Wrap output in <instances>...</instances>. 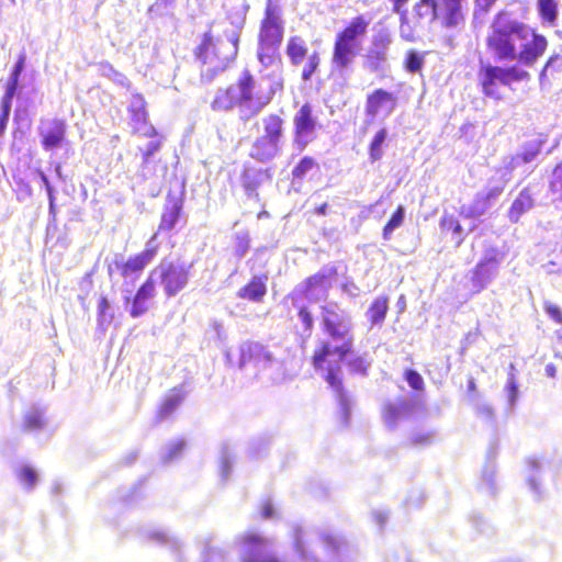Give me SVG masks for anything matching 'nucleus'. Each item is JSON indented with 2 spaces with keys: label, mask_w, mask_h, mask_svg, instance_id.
<instances>
[{
  "label": "nucleus",
  "mask_w": 562,
  "mask_h": 562,
  "mask_svg": "<svg viewBox=\"0 0 562 562\" xmlns=\"http://www.w3.org/2000/svg\"><path fill=\"white\" fill-rule=\"evenodd\" d=\"M336 307V303L321 306L322 329L328 340L319 341L311 357L314 370L330 386H340L342 383L341 367L328 359L330 355L337 356L339 361L347 360L348 371L353 375L366 376L370 368L366 357L353 353L355 338L350 321L340 315Z\"/></svg>",
  "instance_id": "1"
},
{
  "label": "nucleus",
  "mask_w": 562,
  "mask_h": 562,
  "mask_svg": "<svg viewBox=\"0 0 562 562\" xmlns=\"http://www.w3.org/2000/svg\"><path fill=\"white\" fill-rule=\"evenodd\" d=\"M548 45L544 35L521 21L506 19L504 11L495 14L485 37L486 49L495 60H517L525 66L535 65Z\"/></svg>",
  "instance_id": "2"
},
{
  "label": "nucleus",
  "mask_w": 562,
  "mask_h": 562,
  "mask_svg": "<svg viewBox=\"0 0 562 562\" xmlns=\"http://www.w3.org/2000/svg\"><path fill=\"white\" fill-rule=\"evenodd\" d=\"M272 99V89H263L254 75L248 69H244L235 87L231 86L217 91L211 106L215 111H227L239 105L248 111V114L243 117L248 120L260 113Z\"/></svg>",
  "instance_id": "3"
},
{
  "label": "nucleus",
  "mask_w": 562,
  "mask_h": 562,
  "mask_svg": "<svg viewBox=\"0 0 562 562\" xmlns=\"http://www.w3.org/2000/svg\"><path fill=\"white\" fill-rule=\"evenodd\" d=\"M370 19L358 14L347 22L335 35L330 64L338 72L349 69L361 50L362 40L369 31Z\"/></svg>",
  "instance_id": "4"
},
{
  "label": "nucleus",
  "mask_w": 562,
  "mask_h": 562,
  "mask_svg": "<svg viewBox=\"0 0 562 562\" xmlns=\"http://www.w3.org/2000/svg\"><path fill=\"white\" fill-rule=\"evenodd\" d=\"M239 37L236 34L225 37H216L209 30L202 34L199 45L194 48L195 58L203 65L207 66L211 76L224 71L238 54Z\"/></svg>",
  "instance_id": "5"
},
{
  "label": "nucleus",
  "mask_w": 562,
  "mask_h": 562,
  "mask_svg": "<svg viewBox=\"0 0 562 562\" xmlns=\"http://www.w3.org/2000/svg\"><path fill=\"white\" fill-rule=\"evenodd\" d=\"M284 37V22L279 8L271 2L265 8L258 31L257 59L263 66L280 60V47Z\"/></svg>",
  "instance_id": "6"
},
{
  "label": "nucleus",
  "mask_w": 562,
  "mask_h": 562,
  "mask_svg": "<svg viewBox=\"0 0 562 562\" xmlns=\"http://www.w3.org/2000/svg\"><path fill=\"white\" fill-rule=\"evenodd\" d=\"M436 20L445 29H454L451 21L445 16L438 0H417L400 19L402 38L414 42L418 34Z\"/></svg>",
  "instance_id": "7"
},
{
  "label": "nucleus",
  "mask_w": 562,
  "mask_h": 562,
  "mask_svg": "<svg viewBox=\"0 0 562 562\" xmlns=\"http://www.w3.org/2000/svg\"><path fill=\"white\" fill-rule=\"evenodd\" d=\"M530 74L524 70L519 65L496 66L486 64L479 70V83L485 97L502 100L503 93L501 87H510L514 82L527 81Z\"/></svg>",
  "instance_id": "8"
},
{
  "label": "nucleus",
  "mask_w": 562,
  "mask_h": 562,
  "mask_svg": "<svg viewBox=\"0 0 562 562\" xmlns=\"http://www.w3.org/2000/svg\"><path fill=\"white\" fill-rule=\"evenodd\" d=\"M262 135L250 147L249 156L256 161L271 160L281 149L284 138V120L277 113H269L261 119Z\"/></svg>",
  "instance_id": "9"
},
{
  "label": "nucleus",
  "mask_w": 562,
  "mask_h": 562,
  "mask_svg": "<svg viewBox=\"0 0 562 562\" xmlns=\"http://www.w3.org/2000/svg\"><path fill=\"white\" fill-rule=\"evenodd\" d=\"M319 127L313 105L310 102L303 103L293 115V146L300 151L304 150L316 138Z\"/></svg>",
  "instance_id": "10"
},
{
  "label": "nucleus",
  "mask_w": 562,
  "mask_h": 562,
  "mask_svg": "<svg viewBox=\"0 0 562 562\" xmlns=\"http://www.w3.org/2000/svg\"><path fill=\"white\" fill-rule=\"evenodd\" d=\"M285 54L292 66H300L304 59V64L301 72V79L303 81H310L316 74L321 65V54L317 50H313L308 54V46L306 41L300 35H292L288 38L285 45Z\"/></svg>",
  "instance_id": "11"
},
{
  "label": "nucleus",
  "mask_w": 562,
  "mask_h": 562,
  "mask_svg": "<svg viewBox=\"0 0 562 562\" xmlns=\"http://www.w3.org/2000/svg\"><path fill=\"white\" fill-rule=\"evenodd\" d=\"M159 278L165 294L172 297L181 292L189 282L190 267L176 265L172 261H161L158 266Z\"/></svg>",
  "instance_id": "12"
},
{
  "label": "nucleus",
  "mask_w": 562,
  "mask_h": 562,
  "mask_svg": "<svg viewBox=\"0 0 562 562\" xmlns=\"http://www.w3.org/2000/svg\"><path fill=\"white\" fill-rule=\"evenodd\" d=\"M239 542L245 549L241 562H282L277 554L262 551V548L267 544V539L254 530L243 533Z\"/></svg>",
  "instance_id": "13"
},
{
  "label": "nucleus",
  "mask_w": 562,
  "mask_h": 562,
  "mask_svg": "<svg viewBox=\"0 0 562 562\" xmlns=\"http://www.w3.org/2000/svg\"><path fill=\"white\" fill-rule=\"evenodd\" d=\"M159 250L157 234H154L146 243L145 248L130 257L125 262L119 266L121 277L127 278L134 274H140L143 270L154 260Z\"/></svg>",
  "instance_id": "14"
},
{
  "label": "nucleus",
  "mask_w": 562,
  "mask_h": 562,
  "mask_svg": "<svg viewBox=\"0 0 562 562\" xmlns=\"http://www.w3.org/2000/svg\"><path fill=\"white\" fill-rule=\"evenodd\" d=\"M41 145L44 150L52 151L67 144V123L64 119L54 117L40 127Z\"/></svg>",
  "instance_id": "15"
},
{
  "label": "nucleus",
  "mask_w": 562,
  "mask_h": 562,
  "mask_svg": "<svg viewBox=\"0 0 562 562\" xmlns=\"http://www.w3.org/2000/svg\"><path fill=\"white\" fill-rule=\"evenodd\" d=\"M397 106V97L383 88H376L368 93L366 98L364 111L370 117L379 114L389 116Z\"/></svg>",
  "instance_id": "16"
},
{
  "label": "nucleus",
  "mask_w": 562,
  "mask_h": 562,
  "mask_svg": "<svg viewBox=\"0 0 562 562\" xmlns=\"http://www.w3.org/2000/svg\"><path fill=\"white\" fill-rule=\"evenodd\" d=\"M156 295V282L153 276H148L147 279L138 286L133 299L130 315L133 318H137L148 312L150 302Z\"/></svg>",
  "instance_id": "17"
},
{
  "label": "nucleus",
  "mask_w": 562,
  "mask_h": 562,
  "mask_svg": "<svg viewBox=\"0 0 562 562\" xmlns=\"http://www.w3.org/2000/svg\"><path fill=\"white\" fill-rule=\"evenodd\" d=\"M336 273L335 269H330L329 272H317L305 278L296 291L301 297L312 300L316 291L323 292L324 296H327L328 290L331 288V277Z\"/></svg>",
  "instance_id": "18"
},
{
  "label": "nucleus",
  "mask_w": 562,
  "mask_h": 562,
  "mask_svg": "<svg viewBox=\"0 0 562 562\" xmlns=\"http://www.w3.org/2000/svg\"><path fill=\"white\" fill-rule=\"evenodd\" d=\"M145 98L140 93H135L131 98V103L127 108L130 114L132 133L135 135L140 134L148 125V112Z\"/></svg>",
  "instance_id": "19"
},
{
  "label": "nucleus",
  "mask_w": 562,
  "mask_h": 562,
  "mask_svg": "<svg viewBox=\"0 0 562 562\" xmlns=\"http://www.w3.org/2000/svg\"><path fill=\"white\" fill-rule=\"evenodd\" d=\"M183 206V200L179 195L168 193L166 204L160 216L157 235L159 232H170L178 222Z\"/></svg>",
  "instance_id": "20"
},
{
  "label": "nucleus",
  "mask_w": 562,
  "mask_h": 562,
  "mask_svg": "<svg viewBox=\"0 0 562 562\" xmlns=\"http://www.w3.org/2000/svg\"><path fill=\"white\" fill-rule=\"evenodd\" d=\"M266 274L254 276L244 286L237 291V296L249 302L260 303L267 294Z\"/></svg>",
  "instance_id": "21"
},
{
  "label": "nucleus",
  "mask_w": 562,
  "mask_h": 562,
  "mask_svg": "<svg viewBox=\"0 0 562 562\" xmlns=\"http://www.w3.org/2000/svg\"><path fill=\"white\" fill-rule=\"evenodd\" d=\"M502 192V188H494L486 193L476 194L472 205L465 210L461 209V215L467 218L479 217L490 207L491 201L496 199Z\"/></svg>",
  "instance_id": "22"
},
{
  "label": "nucleus",
  "mask_w": 562,
  "mask_h": 562,
  "mask_svg": "<svg viewBox=\"0 0 562 562\" xmlns=\"http://www.w3.org/2000/svg\"><path fill=\"white\" fill-rule=\"evenodd\" d=\"M497 258L491 257L487 259H482L474 267V269L472 270L471 282L476 293L484 290L492 279L493 272L487 268V266L492 265L493 268L495 269L497 267Z\"/></svg>",
  "instance_id": "23"
},
{
  "label": "nucleus",
  "mask_w": 562,
  "mask_h": 562,
  "mask_svg": "<svg viewBox=\"0 0 562 562\" xmlns=\"http://www.w3.org/2000/svg\"><path fill=\"white\" fill-rule=\"evenodd\" d=\"M533 206V199L529 188L522 189L517 198L513 201L508 210V218L513 223H517L521 215Z\"/></svg>",
  "instance_id": "24"
},
{
  "label": "nucleus",
  "mask_w": 562,
  "mask_h": 562,
  "mask_svg": "<svg viewBox=\"0 0 562 562\" xmlns=\"http://www.w3.org/2000/svg\"><path fill=\"white\" fill-rule=\"evenodd\" d=\"M468 0H438L442 7L443 14L451 21L454 29L465 23V10L463 3Z\"/></svg>",
  "instance_id": "25"
},
{
  "label": "nucleus",
  "mask_w": 562,
  "mask_h": 562,
  "mask_svg": "<svg viewBox=\"0 0 562 562\" xmlns=\"http://www.w3.org/2000/svg\"><path fill=\"white\" fill-rule=\"evenodd\" d=\"M138 136L151 138L146 148L142 150V165L146 167L151 162L153 155L160 150L162 136L154 125H148Z\"/></svg>",
  "instance_id": "26"
},
{
  "label": "nucleus",
  "mask_w": 562,
  "mask_h": 562,
  "mask_svg": "<svg viewBox=\"0 0 562 562\" xmlns=\"http://www.w3.org/2000/svg\"><path fill=\"white\" fill-rule=\"evenodd\" d=\"M537 12L543 26H555L559 16L558 0H537Z\"/></svg>",
  "instance_id": "27"
},
{
  "label": "nucleus",
  "mask_w": 562,
  "mask_h": 562,
  "mask_svg": "<svg viewBox=\"0 0 562 562\" xmlns=\"http://www.w3.org/2000/svg\"><path fill=\"white\" fill-rule=\"evenodd\" d=\"M387 138V130L385 127L379 128L368 145V156L371 164L382 159L384 155L383 145Z\"/></svg>",
  "instance_id": "28"
},
{
  "label": "nucleus",
  "mask_w": 562,
  "mask_h": 562,
  "mask_svg": "<svg viewBox=\"0 0 562 562\" xmlns=\"http://www.w3.org/2000/svg\"><path fill=\"white\" fill-rule=\"evenodd\" d=\"M266 171L254 167H244L241 171V184L248 194L256 192L261 183L262 176Z\"/></svg>",
  "instance_id": "29"
},
{
  "label": "nucleus",
  "mask_w": 562,
  "mask_h": 562,
  "mask_svg": "<svg viewBox=\"0 0 562 562\" xmlns=\"http://www.w3.org/2000/svg\"><path fill=\"white\" fill-rule=\"evenodd\" d=\"M389 310V300L386 296L376 297L370 305L368 315L371 324H380L384 321Z\"/></svg>",
  "instance_id": "30"
},
{
  "label": "nucleus",
  "mask_w": 562,
  "mask_h": 562,
  "mask_svg": "<svg viewBox=\"0 0 562 562\" xmlns=\"http://www.w3.org/2000/svg\"><path fill=\"white\" fill-rule=\"evenodd\" d=\"M548 188L554 201L562 205V160L553 167Z\"/></svg>",
  "instance_id": "31"
},
{
  "label": "nucleus",
  "mask_w": 562,
  "mask_h": 562,
  "mask_svg": "<svg viewBox=\"0 0 562 562\" xmlns=\"http://www.w3.org/2000/svg\"><path fill=\"white\" fill-rule=\"evenodd\" d=\"M440 228L443 232L452 233L458 236L457 245L460 246L464 238L462 236L463 228L460 221L453 214H443L439 222Z\"/></svg>",
  "instance_id": "32"
},
{
  "label": "nucleus",
  "mask_w": 562,
  "mask_h": 562,
  "mask_svg": "<svg viewBox=\"0 0 562 562\" xmlns=\"http://www.w3.org/2000/svg\"><path fill=\"white\" fill-rule=\"evenodd\" d=\"M25 54H20L18 60H16V64L10 75V78H9V81L7 83V88H5V92L4 94L5 95H9L11 98L14 97L16 90H18V87H19V80H20V76L24 69V66H25Z\"/></svg>",
  "instance_id": "33"
},
{
  "label": "nucleus",
  "mask_w": 562,
  "mask_h": 562,
  "mask_svg": "<svg viewBox=\"0 0 562 562\" xmlns=\"http://www.w3.org/2000/svg\"><path fill=\"white\" fill-rule=\"evenodd\" d=\"M405 216V207L403 205H397L395 211L392 213L389 221L382 228V237L384 240H389L394 229L402 226Z\"/></svg>",
  "instance_id": "34"
},
{
  "label": "nucleus",
  "mask_w": 562,
  "mask_h": 562,
  "mask_svg": "<svg viewBox=\"0 0 562 562\" xmlns=\"http://www.w3.org/2000/svg\"><path fill=\"white\" fill-rule=\"evenodd\" d=\"M386 58V53L369 48L364 56V65L371 72H376L383 68Z\"/></svg>",
  "instance_id": "35"
},
{
  "label": "nucleus",
  "mask_w": 562,
  "mask_h": 562,
  "mask_svg": "<svg viewBox=\"0 0 562 562\" xmlns=\"http://www.w3.org/2000/svg\"><path fill=\"white\" fill-rule=\"evenodd\" d=\"M316 160L311 156H304L302 157L299 162L293 167L292 169V177L293 179L302 180L305 178V176L313 170L314 168H317Z\"/></svg>",
  "instance_id": "36"
},
{
  "label": "nucleus",
  "mask_w": 562,
  "mask_h": 562,
  "mask_svg": "<svg viewBox=\"0 0 562 562\" xmlns=\"http://www.w3.org/2000/svg\"><path fill=\"white\" fill-rule=\"evenodd\" d=\"M250 248V237L248 233L236 234L234 237V256L243 258Z\"/></svg>",
  "instance_id": "37"
},
{
  "label": "nucleus",
  "mask_w": 562,
  "mask_h": 562,
  "mask_svg": "<svg viewBox=\"0 0 562 562\" xmlns=\"http://www.w3.org/2000/svg\"><path fill=\"white\" fill-rule=\"evenodd\" d=\"M424 65V56L418 54L415 50H409L406 54L405 60H404V67L405 69L415 74L422 70Z\"/></svg>",
  "instance_id": "38"
},
{
  "label": "nucleus",
  "mask_w": 562,
  "mask_h": 562,
  "mask_svg": "<svg viewBox=\"0 0 562 562\" xmlns=\"http://www.w3.org/2000/svg\"><path fill=\"white\" fill-rule=\"evenodd\" d=\"M12 99L13 98L5 95V94H3L1 98V102H0V108H1V111H0V137L3 135V133L7 128L8 122H9Z\"/></svg>",
  "instance_id": "39"
},
{
  "label": "nucleus",
  "mask_w": 562,
  "mask_h": 562,
  "mask_svg": "<svg viewBox=\"0 0 562 562\" xmlns=\"http://www.w3.org/2000/svg\"><path fill=\"white\" fill-rule=\"evenodd\" d=\"M297 316L302 323L303 331L310 335L314 328V317L308 306L305 304L299 306Z\"/></svg>",
  "instance_id": "40"
},
{
  "label": "nucleus",
  "mask_w": 562,
  "mask_h": 562,
  "mask_svg": "<svg viewBox=\"0 0 562 562\" xmlns=\"http://www.w3.org/2000/svg\"><path fill=\"white\" fill-rule=\"evenodd\" d=\"M16 475L19 481L27 488H32L36 484L37 474L35 470L29 465L21 468Z\"/></svg>",
  "instance_id": "41"
},
{
  "label": "nucleus",
  "mask_w": 562,
  "mask_h": 562,
  "mask_svg": "<svg viewBox=\"0 0 562 562\" xmlns=\"http://www.w3.org/2000/svg\"><path fill=\"white\" fill-rule=\"evenodd\" d=\"M110 303L106 296H101L98 301V322L101 325L110 324L113 319V314L108 313Z\"/></svg>",
  "instance_id": "42"
},
{
  "label": "nucleus",
  "mask_w": 562,
  "mask_h": 562,
  "mask_svg": "<svg viewBox=\"0 0 562 562\" xmlns=\"http://www.w3.org/2000/svg\"><path fill=\"white\" fill-rule=\"evenodd\" d=\"M390 44H391L390 34L386 32H381L373 36L372 45H371L370 49L386 53Z\"/></svg>",
  "instance_id": "43"
},
{
  "label": "nucleus",
  "mask_w": 562,
  "mask_h": 562,
  "mask_svg": "<svg viewBox=\"0 0 562 562\" xmlns=\"http://www.w3.org/2000/svg\"><path fill=\"white\" fill-rule=\"evenodd\" d=\"M44 419L40 413H30L24 418L23 428L26 431H34L43 428Z\"/></svg>",
  "instance_id": "44"
},
{
  "label": "nucleus",
  "mask_w": 562,
  "mask_h": 562,
  "mask_svg": "<svg viewBox=\"0 0 562 562\" xmlns=\"http://www.w3.org/2000/svg\"><path fill=\"white\" fill-rule=\"evenodd\" d=\"M544 311L557 324L562 325V310L554 303H544Z\"/></svg>",
  "instance_id": "45"
},
{
  "label": "nucleus",
  "mask_w": 562,
  "mask_h": 562,
  "mask_svg": "<svg viewBox=\"0 0 562 562\" xmlns=\"http://www.w3.org/2000/svg\"><path fill=\"white\" fill-rule=\"evenodd\" d=\"M497 0H474V13H487Z\"/></svg>",
  "instance_id": "46"
},
{
  "label": "nucleus",
  "mask_w": 562,
  "mask_h": 562,
  "mask_svg": "<svg viewBox=\"0 0 562 562\" xmlns=\"http://www.w3.org/2000/svg\"><path fill=\"white\" fill-rule=\"evenodd\" d=\"M405 380L409 386H422L423 384L422 375L413 369H407L405 371Z\"/></svg>",
  "instance_id": "47"
},
{
  "label": "nucleus",
  "mask_w": 562,
  "mask_h": 562,
  "mask_svg": "<svg viewBox=\"0 0 562 562\" xmlns=\"http://www.w3.org/2000/svg\"><path fill=\"white\" fill-rule=\"evenodd\" d=\"M392 5V12L398 15V19L403 16V12H406V4L409 0H389Z\"/></svg>",
  "instance_id": "48"
},
{
  "label": "nucleus",
  "mask_w": 562,
  "mask_h": 562,
  "mask_svg": "<svg viewBox=\"0 0 562 562\" xmlns=\"http://www.w3.org/2000/svg\"><path fill=\"white\" fill-rule=\"evenodd\" d=\"M431 441V435L430 434H423V435H415L409 439L411 446H425L430 443Z\"/></svg>",
  "instance_id": "49"
},
{
  "label": "nucleus",
  "mask_w": 562,
  "mask_h": 562,
  "mask_svg": "<svg viewBox=\"0 0 562 562\" xmlns=\"http://www.w3.org/2000/svg\"><path fill=\"white\" fill-rule=\"evenodd\" d=\"M276 514L274 506L271 501L267 499L261 504V517L265 519L272 518Z\"/></svg>",
  "instance_id": "50"
},
{
  "label": "nucleus",
  "mask_w": 562,
  "mask_h": 562,
  "mask_svg": "<svg viewBox=\"0 0 562 562\" xmlns=\"http://www.w3.org/2000/svg\"><path fill=\"white\" fill-rule=\"evenodd\" d=\"M40 176H41V180H42L43 184L45 186V188L47 190L48 198H49V201H50V206H53V201H54V190H53V187L50 186L49 180H48V178L46 177V175L44 172H40Z\"/></svg>",
  "instance_id": "51"
},
{
  "label": "nucleus",
  "mask_w": 562,
  "mask_h": 562,
  "mask_svg": "<svg viewBox=\"0 0 562 562\" xmlns=\"http://www.w3.org/2000/svg\"><path fill=\"white\" fill-rule=\"evenodd\" d=\"M176 2V0H156L155 3L151 5L150 9H166L170 5H172Z\"/></svg>",
  "instance_id": "52"
},
{
  "label": "nucleus",
  "mask_w": 562,
  "mask_h": 562,
  "mask_svg": "<svg viewBox=\"0 0 562 562\" xmlns=\"http://www.w3.org/2000/svg\"><path fill=\"white\" fill-rule=\"evenodd\" d=\"M546 375L549 378H554L557 372V367L553 363H549L544 368Z\"/></svg>",
  "instance_id": "53"
},
{
  "label": "nucleus",
  "mask_w": 562,
  "mask_h": 562,
  "mask_svg": "<svg viewBox=\"0 0 562 562\" xmlns=\"http://www.w3.org/2000/svg\"><path fill=\"white\" fill-rule=\"evenodd\" d=\"M537 155V151H526L521 155V159L524 162L531 161Z\"/></svg>",
  "instance_id": "54"
},
{
  "label": "nucleus",
  "mask_w": 562,
  "mask_h": 562,
  "mask_svg": "<svg viewBox=\"0 0 562 562\" xmlns=\"http://www.w3.org/2000/svg\"><path fill=\"white\" fill-rule=\"evenodd\" d=\"M328 204L323 203L322 205L317 206L314 211L317 215H325L327 213Z\"/></svg>",
  "instance_id": "55"
},
{
  "label": "nucleus",
  "mask_w": 562,
  "mask_h": 562,
  "mask_svg": "<svg viewBox=\"0 0 562 562\" xmlns=\"http://www.w3.org/2000/svg\"><path fill=\"white\" fill-rule=\"evenodd\" d=\"M256 348L259 349L260 351H265V357H266L267 360L270 361L272 359L271 353L268 352L262 345H257Z\"/></svg>",
  "instance_id": "56"
},
{
  "label": "nucleus",
  "mask_w": 562,
  "mask_h": 562,
  "mask_svg": "<svg viewBox=\"0 0 562 562\" xmlns=\"http://www.w3.org/2000/svg\"><path fill=\"white\" fill-rule=\"evenodd\" d=\"M551 60H552V58H550V59L547 61L546 67H548V66L551 64Z\"/></svg>",
  "instance_id": "57"
}]
</instances>
